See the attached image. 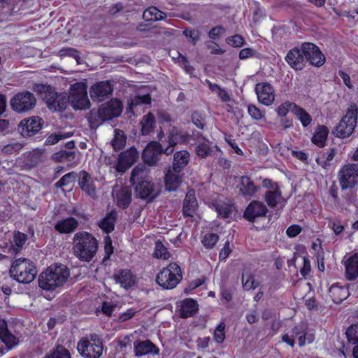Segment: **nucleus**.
Masks as SVG:
<instances>
[{
    "instance_id": "b1692460",
    "label": "nucleus",
    "mask_w": 358,
    "mask_h": 358,
    "mask_svg": "<svg viewBox=\"0 0 358 358\" xmlns=\"http://www.w3.org/2000/svg\"><path fill=\"white\" fill-rule=\"evenodd\" d=\"M267 212L268 209L263 203L253 201L246 208L244 217L248 221L252 222L257 217L265 216Z\"/></svg>"
},
{
    "instance_id": "a878e982",
    "label": "nucleus",
    "mask_w": 358,
    "mask_h": 358,
    "mask_svg": "<svg viewBox=\"0 0 358 358\" xmlns=\"http://www.w3.org/2000/svg\"><path fill=\"white\" fill-rule=\"evenodd\" d=\"M264 199L267 205L271 208H282L286 203V200L282 197L279 187L268 189L265 193Z\"/></svg>"
},
{
    "instance_id": "ddd939ff",
    "label": "nucleus",
    "mask_w": 358,
    "mask_h": 358,
    "mask_svg": "<svg viewBox=\"0 0 358 358\" xmlns=\"http://www.w3.org/2000/svg\"><path fill=\"white\" fill-rule=\"evenodd\" d=\"M301 49L304 55V59L309 62L311 65L320 67L325 63V56L314 43H303Z\"/></svg>"
},
{
    "instance_id": "c9c22d12",
    "label": "nucleus",
    "mask_w": 358,
    "mask_h": 358,
    "mask_svg": "<svg viewBox=\"0 0 358 358\" xmlns=\"http://www.w3.org/2000/svg\"><path fill=\"white\" fill-rule=\"evenodd\" d=\"M181 183V175L180 172H174L171 168L167 171L165 176L166 189L169 191H175Z\"/></svg>"
},
{
    "instance_id": "09e8293b",
    "label": "nucleus",
    "mask_w": 358,
    "mask_h": 358,
    "mask_svg": "<svg viewBox=\"0 0 358 358\" xmlns=\"http://www.w3.org/2000/svg\"><path fill=\"white\" fill-rule=\"evenodd\" d=\"M242 283H243V288L246 290L255 289L259 285V283L256 282L254 280L253 276L248 272H244L243 273Z\"/></svg>"
},
{
    "instance_id": "1a4fd4ad",
    "label": "nucleus",
    "mask_w": 358,
    "mask_h": 358,
    "mask_svg": "<svg viewBox=\"0 0 358 358\" xmlns=\"http://www.w3.org/2000/svg\"><path fill=\"white\" fill-rule=\"evenodd\" d=\"M69 103L75 109L85 110L90 106L87 97V85L85 82H78L72 85L68 96Z\"/></svg>"
},
{
    "instance_id": "bf43d9fd",
    "label": "nucleus",
    "mask_w": 358,
    "mask_h": 358,
    "mask_svg": "<svg viewBox=\"0 0 358 358\" xmlns=\"http://www.w3.org/2000/svg\"><path fill=\"white\" fill-rule=\"evenodd\" d=\"M328 227L332 229L336 235H340L345 229L344 225L338 220H330Z\"/></svg>"
},
{
    "instance_id": "f3484780",
    "label": "nucleus",
    "mask_w": 358,
    "mask_h": 358,
    "mask_svg": "<svg viewBox=\"0 0 358 358\" xmlns=\"http://www.w3.org/2000/svg\"><path fill=\"white\" fill-rule=\"evenodd\" d=\"M45 101L48 108L53 111H60L65 109L69 103L66 93L58 94L53 91L49 96H45Z\"/></svg>"
},
{
    "instance_id": "39448f33",
    "label": "nucleus",
    "mask_w": 358,
    "mask_h": 358,
    "mask_svg": "<svg viewBox=\"0 0 358 358\" xmlns=\"http://www.w3.org/2000/svg\"><path fill=\"white\" fill-rule=\"evenodd\" d=\"M37 271L34 263L27 258L15 259L10 268L12 278L20 283L29 284L36 278Z\"/></svg>"
},
{
    "instance_id": "4be33fe9",
    "label": "nucleus",
    "mask_w": 358,
    "mask_h": 358,
    "mask_svg": "<svg viewBox=\"0 0 358 358\" xmlns=\"http://www.w3.org/2000/svg\"><path fill=\"white\" fill-rule=\"evenodd\" d=\"M79 186L87 196L93 199L97 197L94 181L90 175L85 171L80 173Z\"/></svg>"
},
{
    "instance_id": "774afa93",
    "label": "nucleus",
    "mask_w": 358,
    "mask_h": 358,
    "mask_svg": "<svg viewBox=\"0 0 358 358\" xmlns=\"http://www.w3.org/2000/svg\"><path fill=\"white\" fill-rule=\"evenodd\" d=\"M255 54V51L250 48L242 49L239 52V58L241 59H246L252 57Z\"/></svg>"
},
{
    "instance_id": "6e6d98bb",
    "label": "nucleus",
    "mask_w": 358,
    "mask_h": 358,
    "mask_svg": "<svg viewBox=\"0 0 358 358\" xmlns=\"http://www.w3.org/2000/svg\"><path fill=\"white\" fill-rule=\"evenodd\" d=\"M46 358H71L68 350L62 346H57L56 349Z\"/></svg>"
},
{
    "instance_id": "864d4df0",
    "label": "nucleus",
    "mask_w": 358,
    "mask_h": 358,
    "mask_svg": "<svg viewBox=\"0 0 358 358\" xmlns=\"http://www.w3.org/2000/svg\"><path fill=\"white\" fill-rule=\"evenodd\" d=\"M219 237L216 234L210 233L203 237L201 242L206 248L210 249L214 247Z\"/></svg>"
},
{
    "instance_id": "603ef678",
    "label": "nucleus",
    "mask_w": 358,
    "mask_h": 358,
    "mask_svg": "<svg viewBox=\"0 0 358 358\" xmlns=\"http://www.w3.org/2000/svg\"><path fill=\"white\" fill-rule=\"evenodd\" d=\"M248 113L253 120H263L265 117V112L261 110L253 104H249L248 106Z\"/></svg>"
},
{
    "instance_id": "a18cd8bd",
    "label": "nucleus",
    "mask_w": 358,
    "mask_h": 358,
    "mask_svg": "<svg viewBox=\"0 0 358 358\" xmlns=\"http://www.w3.org/2000/svg\"><path fill=\"white\" fill-rule=\"evenodd\" d=\"M126 143V136L122 131L115 129L112 145L115 150L122 148Z\"/></svg>"
},
{
    "instance_id": "9d476101",
    "label": "nucleus",
    "mask_w": 358,
    "mask_h": 358,
    "mask_svg": "<svg viewBox=\"0 0 358 358\" xmlns=\"http://www.w3.org/2000/svg\"><path fill=\"white\" fill-rule=\"evenodd\" d=\"M295 337L298 338L299 345L300 346H303L306 344L312 343L315 340L314 334L307 331L305 325L300 324L294 327L290 332V334H284L282 336V341L291 347H294L295 343Z\"/></svg>"
},
{
    "instance_id": "a19ab883",
    "label": "nucleus",
    "mask_w": 358,
    "mask_h": 358,
    "mask_svg": "<svg viewBox=\"0 0 358 358\" xmlns=\"http://www.w3.org/2000/svg\"><path fill=\"white\" fill-rule=\"evenodd\" d=\"M166 17V14L159 10L156 7H150L143 14V18L145 21L161 20Z\"/></svg>"
},
{
    "instance_id": "58836bf2",
    "label": "nucleus",
    "mask_w": 358,
    "mask_h": 358,
    "mask_svg": "<svg viewBox=\"0 0 358 358\" xmlns=\"http://www.w3.org/2000/svg\"><path fill=\"white\" fill-rule=\"evenodd\" d=\"M155 123V117L153 114L149 113L145 115L140 122L141 134L143 136L150 134L154 129Z\"/></svg>"
},
{
    "instance_id": "412c9836",
    "label": "nucleus",
    "mask_w": 358,
    "mask_h": 358,
    "mask_svg": "<svg viewBox=\"0 0 358 358\" xmlns=\"http://www.w3.org/2000/svg\"><path fill=\"white\" fill-rule=\"evenodd\" d=\"M151 97L150 90L146 86H143L136 95L131 97L128 101L129 108L131 113H135V109L141 105L150 104Z\"/></svg>"
},
{
    "instance_id": "680f3d73",
    "label": "nucleus",
    "mask_w": 358,
    "mask_h": 358,
    "mask_svg": "<svg viewBox=\"0 0 358 358\" xmlns=\"http://www.w3.org/2000/svg\"><path fill=\"white\" fill-rule=\"evenodd\" d=\"M76 152L73 151H64L55 154V158L61 162H71L74 159Z\"/></svg>"
},
{
    "instance_id": "2f4dec72",
    "label": "nucleus",
    "mask_w": 358,
    "mask_h": 358,
    "mask_svg": "<svg viewBox=\"0 0 358 358\" xmlns=\"http://www.w3.org/2000/svg\"><path fill=\"white\" fill-rule=\"evenodd\" d=\"M345 276L348 280H352L358 276V253L350 256L345 262Z\"/></svg>"
},
{
    "instance_id": "5701e85b",
    "label": "nucleus",
    "mask_w": 358,
    "mask_h": 358,
    "mask_svg": "<svg viewBox=\"0 0 358 358\" xmlns=\"http://www.w3.org/2000/svg\"><path fill=\"white\" fill-rule=\"evenodd\" d=\"M237 189L239 193L245 198L254 196L259 190V187L255 185L250 178L248 176H241L238 179Z\"/></svg>"
},
{
    "instance_id": "69168bd1",
    "label": "nucleus",
    "mask_w": 358,
    "mask_h": 358,
    "mask_svg": "<svg viewBox=\"0 0 358 358\" xmlns=\"http://www.w3.org/2000/svg\"><path fill=\"white\" fill-rule=\"evenodd\" d=\"M310 262L308 258L304 257L303 258V267L301 268L300 273L304 278H306L310 274Z\"/></svg>"
},
{
    "instance_id": "79ce46f5",
    "label": "nucleus",
    "mask_w": 358,
    "mask_h": 358,
    "mask_svg": "<svg viewBox=\"0 0 358 358\" xmlns=\"http://www.w3.org/2000/svg\"><path fill=\"white\" fill-rule=\"evenodd\" d=\"M294 114L296 118L301 122L303 127H306L309 126L312 122V117L308 112L303 108L298 106H294Z\"/></svg>"
},
{
    "instance_id": "423d86ee",
    "label": "nucleus",
    "mask_w": 358,
    "mask_h": 358,
    "mask_svg": "<svg viewBox=\"0 0 358 358\" xmlns=\"http://www.w3.org/2000/svg\"><path fill=\"white\" fill-rule=\"evenodd\" d=\"M77 349L85 358H99L103 352V343L98 335H87L79 341Z\"/></svg>"
},
{
    "instance_id": "f257e3e1",
    "label": "nucleus",
    "mask_w": 358,
    "mask_h": 358,
    "mask_svg": "<svg viewBox=\"0 0 358 358\" xmlns=\"http://www.w3.org/2000/svg\"><path fill=\"white\" fill-rule=\"evenodd\" d=\"M164 136V131L161 130L157 137L162 143L152 141L146 145L142 155L145 164L155 165L158 162L162 152L167 155L171 154L176 144L186 142L189 137L186 133L179 131L175 127L172 128L167 140H163Z\"/></svg>"
},
{
    "instance_id": "13d9d810",
    "label": "nucleus",
    "mask_w": 358,
    "mask_h": 358,
    "mask_svg": "<svg viewBox=\"0 0 358 358\" xmlns=\"http://www.w3.org/2000/svg\"><path fill=\"white\" fill-rule=\"evenodd\" d=\"M76 177V173L74 172L66 173L58 182H57L56 186L57 187L67 186L73 182Z\"/></svg>"
},
{
    "instance_id": "f03ea898",
    "label": "nucleus",
    "mask_w": 358,
    "mask_h": 358,
    "mask_svg": "<svg viewBox=\"0 0 358 358\" xmlns=\"http://www.w3.org/2000/svg\"><path fill=\"white\" fill-rule=\"evenodd\" d=\"M70 277V270L64 264L55 263L43 271L38 278L39 287L47 291H54L62 287Z\"/></svg>"
},
{
    "instance_id": "0e129e2a",
    "label": "nucleus",
    "mask_w": 358,
    "mask_h": 358,
    "mask_svg": "<svg viewBox=\"0 0 358 358\" xmlns=\"http://www.w3.org/2000/svg\"><path fill=\"white\" fill-rule=\"evenodd\" d=\"M22 148V145L20 143H14L5 145L3 148V152L7 154H11L14 152H17Z\"/></svg>"
},
{
    "instance_id": "f704fd0d",
    "label": "nucleus",
    "mask_w": 358,
    "mask_h": 358,
    "mask_svg": "<svg viewBox=\"0 0 358 358\" xmlns=\"http://www.w3.org/2000/svg\"><path fill=\"white\" fill-rule=\"evenodd\" d=\"M189 161V153L186 150H180L174 154L171 169L174 172H180Z\"/></svg>"
},
{
    "instance_id": "cd10ccee",
    "label": "nucleus",
    "mask_w": 358,
    "mask_h": 358,
    "mask_svg": "<svg viewBox=\"0 0 358 358\" xmlns=\"http://www.w3.org/2000/svg\"><path fill=\"white\" fill-rule=\"evenodd\" d=\"M27 241V234L20 231H15L8 246V252L12 255H16L22 250Z\"/></svg>"
},
{
    "instance_id": "c756f323",
    "label": "nucleus",
    "mask_w": 358,
    "mask_h": 358,
    "mask_svg": "<svg viewBox=\"0 0 358 358\" xmlns=\"http://www.w3.org/2000/svg\"><path fill=\"white\" fill-rule=\"evenodd\" d=\"M180 314L182 317L187 318L194 315L198 310L197 301L192 299H185L178 303Z\"/></svg>"
},
{
    "instance_id": "0eeeda50",
    "label": "nucleus",
    "mask_w": 358,
    "mask_h": 358,
    "mask_svg": "<svg viewBox=\"0 0 358 358\" xmlns=\"http://www.w3.org/2000/svg\"><path fill=\"white\" fill-rule=\"evenodd\" d=\"M180 267L176 263H171L157 275V284L166 289H173L182 280Z\"/></svg>"
},
{
    "instance_id": "20e7f679",
    "label": "nucleus",
    "mask_w": 358,
    "mask_h": 358,
    "mask_svg": "<svg viewBox=\"0 0 358 358\" xmlns=\"http://www.w3.org/2000/svg\"><path fill=\"white\" fill-rule=\"evenodd\" d=\"M130 181L136 185V194L141 199L153 196L154 185L151 182L148 172L143 164H138L132 170Z\"/></svg>"
},
{
    "instance_id": "f8f14e48",
    "label": "nucleus",
    "mask_w": 358,
    "mask_h": 358,
    "mask_svg": "<svg viewBox=\"0 0 358 358\" xmlns=\"http://www.w3.org/2000/svg\"><path fill=\"white\" fill-rule=\"evenodd\" d=\"M36 103L34 95L28 91L17 93L10 101L12 109L17 113H26L31 110Z\"/></svg>"
},
{
    "instance_id": "bb28decb",
    "label": "nucleus",
    "mask_w": 358,
    "mask_h": 358,
    "mask_svg": "<svg viewBox=\"0 0 358 358\" xmlns=\"http://www.w3.org/2000/svg\"><path fill=\"white\" fill-rule=\"evenodd\" d=\"M114 278L117 283L125 289L131 287L136 282V276L128 269H122L116 271L114 274Z\"/></svg>"
},
{
    "instance_id": "c03bdc74",
    "label": "nucleus",
    "mask_w": 358,
    "mask_h": 358,
    "mask_svg": "<svg viewBox=\"0 0 358 358\" xmlns=\"http://www.w3.org/2000/svg\"><path fill=\"white\" fill-rule=\"evenodd\" d=\"M154 257L161 259H168L170 257V253L167 248L159 241L155 242Z\"/></svg>"
},
{
    "instance_id": "c85d7f7f",
    "label": "nucleus",
    "mask_w": 358,
    "mask_h": 358,
    "mask_svg": "<svg viewBox=\"0 0 358 358\" xmlns=\"http://www.w3.org/2000/svg\"><path fill=\"white\" fill-rule=\"evenodd\" d=\"M286 62L295 69H301L305 64L304 55L301 49L294 48L288 52L285 57Z\"/></svg>"
},
{
    "instance_id": "4d7b16f0",
    "label": "nucleus",
    "mask_w": 358,
    "mask_h": 358,
    "mask_svg": "<svg viewBox=\"0 0 358 358\" xmlns=\"http://www.w3.org/2000/svg\"><path fill=\"white\" fill-rule=\"evenodd\" d=\"M225 324L221 322L214 331V340L217 343H222L225 339Z\"/></svg>"
},
{
    "instance_id": "3c124183",
    "label": "nucleus",
    "mask_w": 358,
    "mask_h": 358,
    "mask_svg": "<svg viewBox=\"0 0 358 358\" xmlns=\"http://www.w3.org/2000/svg\"><path fill=\"white\" fill-rule=\"evenodd\" d=\"M71 136L70 132L59 131L57 134H53L49 136L45 140L46 145H54L59 142V140L67 138Z\"/></svg>"
},
{
    "instance_id": "5fc2aeb1",
    "label": "nucleus",
    "mask_w": 358,
    "mask_h": 358,
    "mask_svg": "<svg viewBox=\"0 0 358 358\" xmlns=\"http://www.w3.org/2000/svg\"><path fill=\"white\" fill-rule=\"evenodd\" d=\"M33 90L40 94L43 100H45V96H49L50 92L53 91L52 87L45 84H35Z\"/></svg>"
},
{
    "instance_id": "338daca9",
    "label": "nucleus",
    "mask_w": 358,
    "mask_h": 358,
    "mask_svg": "<svg viewBox=\"0 0 358 358\" xmlns=\"http://www.w3.org/2000/svg\"><path fill=\"white\" fill-rule=\"evenodd\" d=\"M136 310L134 308H129L125 312L122 313L119 316L120 322H125L132 318L136 313Z\"/></svg>"
},
{
    "instance_id": "ea45409f",
    "label": "nucleus",
    "mask_w": 358,
    "mask_h": 358,
    "mask_svg": "<svg viewBox=\"0 0 358 358\" xmlns=\"http://www.w3.org/2000/svg\"><path fill=\"white\" fill-rule=\"evenodd\" d=\"M329 134V129L324 125L318 126L315 130L312 142L318 147H324Z\"/></svg>"
},
{
    "instance_id": "052dcab7",
    "label": "nucleus",
    "mask_w": 358,
    "mask_h": 358,
    "mask_svg": "<svg viewBox=\"0 0 358 358\" xmlns=\"http://www.w3.org/2000/svg\"><path fill=\"white\" fill-rule=\"evenodd\" d=\"M296 106L295 103L291 102H285L280 104L277 108V113L279 116H285L289 110H292L294 111V106Z\"/></svg>"
},
{
    "instance_id": "9b49d317",
    "label": "nucleus",
    "mask_w": 358,
    "mask_h": 358,
    "mask_svg": "<svg viewBox=\"0 0 358 358\" xmlns=\"http://www.w3.org/2000/svg\"><path fill=\"white\" fill-rule=\"evenodd\" d=\"M338 179L342 189L352 188L358 185V164L348 163L339 171Z\"/></svg>"
},
{
    "instance_id": "8fccbe9b",
    "label": "nucleus",
    "mask_w": 358,
    "mask_h": 358,
    "mask_svg": "<svg viewBox=\"0 0 358 358\" xmlns=\"http://www.w3.org/2000/svg\"><path fill=\"white\" fill-rule=\"evenodd\" d=\"M346 336L349 343L358 345V324L351 325L346 331Z\"/></svg>"
},
{
    "instance_id": "6ab92c4d",
    "label": "nucleus",
    "mask_w": 358,
    "mask_h": 358,
    "mask_svg": "<svg viewBox=\"0 0 358 358\" xmlns=\"http://www.w3.org/2000/svg\"><path fill=\"white\" fill-rule=\"evenodd\" d=\"M43 120L39 117H31L22 120L19 130L23 136H30L37 133L42 127Z\"/></svg>"
},
{
    "instance_id": "72a5a7b5",
    "label": "nucleus",
    "mask_w": 358,
    "mask_h": 358,
    "mask_svg": "<svg viewBox=\"0 0 358 358\" xmlns=\"http://www.w3.org/2000/svg\"><path fill=\"white\" fill-rule=\"evenodd\" d=\"M217 196L215 195V199L205 202L210 207L214 208L219 216L223 218H227L232 213L233 206L228 203H222L217 200Z\"/></svg>"
},
{
    "instance_id": "aec40b11",
    "label": "nucleus",
    "mask_w": 358,
    "mask_h": 358,
    "mask_svg": "<svg viewBox=\"0 0 358 358\" xmlns=\"http://www.w3.org/2000/svg\"><path fill=\"white\" fill-rule=\"evenodd\" d=\"M113 196L118 207L127 208L131 203V192L128 187L115 186Z\"/></svg>"
},
{
    "instance_id": "dca6fc26",
    "label": "nucleus",
    "mask_w": 358,
    "mask_h": 358,
    "mask_svg": "<svg viewBox=\"0 0 358 358\" xmlns=\"http://www.w3.org/2000/svg\"><path fill=\"white\" fill-rule=\"evenodd\" d=\"M255 92L259 103L268 106L274 102L275 91L271 84L264 82L257 83Z\"/></svg>"
},
{
    "instance_id": "393cba45",
    "label": "nucleus",
    "mask_w": 358,
    "mask_h": 358,
    "mask_svg": "<svg viewBox=\"0 0 358 358\" xmlns=\"http://www.w3.org/2000/svg\"><path fill=\"white\" fill-rule=\"evenodd\" d=\"M134 352L137 357L157 355L159 354V349L150 340H145L134 343Z\"/></svg>"
},
{
    "instance_id": "473e14b6",
    "label": "nucleus",
    "mask_w": 358,
    "mask_h": 358,
    "mask_svg": "<svg viewBox=\"0 0 358 358\" xmlns=\"http://www.w3.org/2000/svg\"><path fill=\"white\" fill-rule=\"evenodd\" d=\"M198 203L194 190H189L186 194L183 203V215L192 217L197 208Z\"/></svg>"
},
{
    "instance_id": "4c0bfd02",
    "label": "nucleus",
    "mask_w": 358,
    "mask_h": 358,
    "mask_svg": "<svg viewBox=\"0 0 358 358\" xmlns=\"http://www.w3.org/2000/svg\"><path fill=\"white\" fill-rule=\"evenodd\" d=\"M116 218V212L112 210L99 222V227L106 234H108L114 230Z\"/></svg>"
},
{
    "instance_id": "de8ad7c7",
    "label": "nucleus",
    "mask_w": 358,
    "mask_h": 358,
    "mask_svg": "<svg viewBox=\"0 0 358 358\" xmlns=\"http://www.w3.org/2000/svg\"><path fill=\"white\" fill-rule=\"evenodd\" d=\"M1 341L6 345V351L10 350L18 343V338L11 334L10 332L3 334L0 337Z\"/></svg>"
},
{
    "instance_id": "a211bd4d",
    "label": "nucleus",
    "mask_w": 358,
    "mask_h": 358,
    "mask_svg": "<svg viewBox=\"0 0 358 358\" xmlns=\"http://www.w3.org/2000/svg\"><path fill=\"white\" fill-rule=\"evenodd\" d=\"M113 92V87L108 80L94 84L90 89V95L92 100L101 101Z\"/></svg>"
},
{
    "instance_id": "7ed1b4c3",
    "label": "nucleus",
    "mask_w": 358,
    "mask_h": 358,
    "mask_svg": "<svg viewBox=\"0 0 358 358\" xmlns=\"http://www.w3.org/2000/svg\"><path fill=\"white\" fill-rule=\"evenodd\" d=\"M98 250V241L96 238L87 231L75 234L73 238V254L80 260L90 262Z\"/></svg>"
},
{
    "instance_id": "49530a36",
    "label": "nucleus",
    "mask_w": 358,
    "mask_h": 358,
    "mask_svg": "<svg viewBox=\"0 0 358 358\" xmlns=\"http://www.w3.org/2000/svg\"><path fill=\"white\" fill-rule=\"evenodd\" d=\"M58 55L61 57H73L76 59L78 64H80L82 63V59L80 56L78 51L76 49H74L72 48H62L59 51Z\"/></svg>"
},
{
    "instance_id": "e2e57ef3",
    "label": "nucleus",
    "mask_w": 358,
    "mask_h": 358,
    "mask_svg": "<svg viewBox=\"0 0 358 358\" xmlns=\"http://www.w3.org/2000/svg\"><path fill=\"white\" fill-rule=\"evenodd\" d=\"M227 42L229 45L233 47L238 48L243 45L244 39L240 35H234L231 37L227 38Z\"/></svg>"
},
{
    "instance_id": "4468645a",
    "label": "nucleus",
    "mask_w": 358,
    "mask_h": 358,
    "mask_svg": "<svg viewBox=\"0 0 358 358\" xmlns=\"http://www.w3.org/2000/svg\"><path fill=\"white\" fill-rule=\"evenodd\" d=\"M139 154L138 150L131 147L124 152H122L118 157L117 162L113 166L120 173H124L137 160Z\"/></svg>"
},
{
    "instance_id": "2eb2a0df",
    "label": "nucleus",
    "mask_w": 358,
    "mask_h": 358,
    "mask_svg": "<svg viewBox=\"0 0 358 358\" xmlns=\"http://www.w3.org/2000/svg\"><path fill=\"white\" fill-rule=\"evenodd\" d=\"M122 112V102L119 99H113L101 106L98 110V115L103 121H106L118 117Z\"/></svg>"
},
{
    "instance_id": "7c9ffc66",
    "label": "nucleus",
    "mask_w": 358,
    "mask_h": 358,
    "mask_svg": "<svg viewBox=\"0 0 358 358\" xmlns=\"http://www.w3.org/2000/svg\"><path fill=\"white\" fill-rule=\"evenodd\" d=\"M78 225V220L73 217H70L57 221L55 225V229L61 234H70L76 229Z\"/></svg>"
},
{
    "instance_id": "6e6552de",
    "label": "nucleus",
    "mask_w": 358,
    "mask_h": 358,
    "mask_svg": "<svg viewBox=\"0 0 358 358\" xmlns=\"http://www.w3.org/2000/svg\"><path fill=\"white\" fill-rule=\"evenodd\" d=\"M357 113V107L355 105H350L345 115L333 130V134L341 138L349 137L356 127Z\"/></svg>"
},
{
    "instance_id": "e433bc0d",
    "label": "nucleus",
    "mask_w": 358,
    "mask_h": 358,
    "mask_svg": "<svg viewBox=\"0 0 358 358\" xmlns=\"http://www.w3.org/2000/svg\"><path fill=\"white\" fill-rule=\"evenodd\" d=\"M329 294L335 303H340L349 296V292L347 288L338 285H333L329 288Z\"/></svg>"
},
{
    "instance_id": "37998d69",
    "label": "nucleus",
    "mask_w": 358,
    "mask_h": 358,
    "mask_svg": "<svg viewBox=\"0 0 358 358\" xmlns=\"http://www.w3.org/2000/svg\"><path fill=\"white\" fill-rule=\"evenodd\" d=\"M196 152L198 156L202 158L210 155L212 153V148L210 145V142L205 138L201 139L198 142L196 147Z\"/></svg>"
}]
</instances>
